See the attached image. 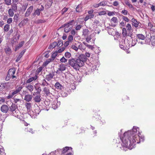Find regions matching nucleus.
<instances>
[{"instance_id":"f257e3e1","label":"nucleus","mask_w":155,"mask_h":155,"mask_svg":"<svg viewBox=\"0 0 155 155\" xmlns=\"http://www.w3.org/2000/svg\"><path fill=\"white\" fill-rule=\"evenodd\" d=\"M139 130L138 127L134 126L132 130L127 131L128 140V141L127 140V148L130 150L134 147L136 143H138L140 141H143L144 140L143 136L140 137V134L139 132L138 134H137V131L139 132Z\"/></svg>"},{"instance_id":"f03ea898","label":"nucleus","mask_w":155,"mask_h":155,"mask_svg":"<svg viewBox=\"0 0 155 155\" xmlns=\"http://www.w3.org/2000/svg\"><path fill=\"white\" fill-rule=\"evenodd\" d=\"M86 58L83 55H80L76 60L72 58L69 60V64L74 70H79L80 68L84 64Z\"/></svg>"},{"instance_id":"7ed1b4c3","label":"nucleus","mask_w":155,"mask_h":155,"mask_svg":"<svg viewBox=\"0 0 155 155\" xmlns=\"http://www.w3.org/2000/svg\"><path fill=\"white\" fill-rule=\"evenodd\" d=\"M127 39L129 40L128 41H129V43L132 42V46H133L136 43V41H137V39H132L131 36H132V27L131 25L129 24H128L127 25Z\"/></svg>"},{"instance_id":"20e7f679","label":"nucleus","mask_w":155,"mask_h":155,"mask_svg":"<svg viewBox=\"0 0 155 155\" xmlns=\"http://www.w3.org/2000/svg\"><path fill=\"white\" fill-rule=\"evenodd\" d=\"M15 72V70L14 68H12L9 69L8 71L7 76L6 78V80L8 81L11 78L15 80L17 78L14 75Z\"/></svg>"},{"instance_id":"39448f33","label":"nucleus","mask_w":155,"mask_h":155,"mask_svg":"<svg viewBox=\"0 0 155 155\" xmlns=\"http://www.w3.org/2000/svg\"><path fill=\"white\" fill-rule=\"evenodd\" d=\"M22 88L23 87L21 86H19L15 90H13L12 92L7 96V98L8 99L12 98L15 95L18 93L20 92L22 89Z\"/></svg>"},{"instance_id":"423d86ee","label":"nucleus","mask_w":155,"mask_h":155,"mask_svg":"<svg viewBox=\"0 0 155 155\" xmlns=\"http://www.w3.org/2000/svg\"><path fill=\"white\" fill-rule=\"evenodd\" d=\"M131 21L132 22L133 25L134 26L135 28L138 27V28H143V25H142L141 23L139 21H138L137 20L133 18L131 20Z\"/></svg>"},{"instance_id":"0eeeda50","label":"nucleus","mask_w":155,"mask_h":155,"mask_svg":"<svg viewBox=\"0 0 155 155\" xmlns=\"http://www.w3.org/2000/svg\"><path fill=\"white\" fill-rule=\"evenodd\" d=\"M35 94H38V95H36L35 97H34L33 99L37 103H39L41 101V96L40 94V92L38 91H37L36 93L35 92L33 93L32 94L33 96H35Z\"/></svg>"},{"instance_id":"6e6552de","label":"nucleus","mask_w":155,"mask_h":155,"mask_svg":"<svg viewBox=\"0 0 155 155\" xmlns=\"http://www.w3.org/2000/svg\"><path fill=\"white\" fill-rule=\"evenodd\" d=\"M33 9V6H32L29 7L27 9V11L25 14V16L26 17H28L29 16L31 13Z\"/></svg>"},{"instance_id":"1a4fd4ad","label":"nucleus","mask_w":155,"mask_h":155,"mask_svg":"<svg viewBox=\"0 0 155 155\" xmlns=\"http://www.w3.org/2000/svg\"><path fill=\"white\" fill-rule=\"evenodd\" d=\"M9 110L8 106L5 104L2 105L1 107V110L2 112L4 113H7Z\"/></svg>"},{"instance_id":"9d476101","label":"nucleus","mask_w":155,"mask_h":155,"mask_svg":"<svg viewBox=\"0 0 155 155\" xmlns=\"http://www.w3.org/2000/svg\"><path fill=\"white\" fill-rule=\"evenodd\" d=\"M29 21V19L28 18H24L18 24V26L21 28L24 25H25Z\"/></svg>"},{"instance_id":"9b49d317","label":"nucleus","mask_w":155,"mask_h":155,"mask_svg":"<svg viewBox=\"0 0 155 155\" xmlns=\"http://www.w3.org/2000/svg\"><path fill=\"white\" fill-rule=\"evenodd\" d=\"M66 69V65L64 64L61 63L59 65L57 71H61L62 72V71H65Z\"/></svg>"},{"instance_id":"f8f14e48","label":"nucleus","mask_w":155,"mask_h":155,"mask_svg":"<svg viewBox=\"0 0 155 155\" xmlns=\"http://www.w3.org/2000/svg\"><path fill=\"white\" fill-rule=\"evenodd\" d=\"M38 78V76L37 75H35L34 77L30 78L28 79L26 81V84H29L33 81L36 80Z\"/></svg>"},{"instance_id":"ddd939ff","label":"nucleus","mask_w":155,"mask_h":155,"mask_svg":"<svg viewBox=\"0 0 155 155\" xmlns=\"http://www.w3.org/2000/svg\"><path fill=\"white\" fill-rule=\"evenodd\" d=\"M26 88L30 92L32 93L34 89V87L33 85L31 84H28L26 85Z\"/></svg>"},{"instance_id":"4468645a","label":"nucleus","mask_w":155,"mask_h":155,"mask_svg":"<svg viewBox=\"0 0 155 155\" xmlns=\"http://www.w3.org/2000/svg\"><path fill=\"white\" fill-rule=\"evenodd\" d=\"M54 73L53 72L52 73H50L46 76L45 79L48 81L52 79L54 76Z\"/></svg>"},{"instance_id":"2eb2a0df","label":"nucleus","mask_w":155,"mask_h":155,"mask_svg":"<svg viewBox=\"0 0 155 155\" xmlns=\"http://www.w3.org/2000/svg\"><path fill=\"white\" fill-rule=\"evenodd\" d=\"M32 98L31 95L27 94L25 96L24 100L27 102H29L30 101Z\"/></svg>"},{"instance_id":"dca6fc26","label":"nucleus","mask_w":155,"mask_h":155,"mask_svg":"<svg viewBox=\"0 0 155 155\" xmlns=\"http://www.w3.org/2000/svg\"><path fill=\"white\" fill-rule=\"evenodd\" d=\"M126 132H124V137H121L120 138V139L121 140V141L122 142L123 144H122V146L123 147H126V138L125 137V134Z\"/></svg>"},{"instance_id":"f3484780","label":"nucleus","mask_w":155,"mask_h":155,"mask_svg":"<svg viewBox=\"0 0 155 155\" xmlns=\"http://www.w3.org/2000/svg\"><path fill=\"white\" fill-rule=\"evenodd\" d=\"M17 107L15 104L12 103V105L9 107V110L13 112L15 110Z\"/></svg>"},{"instance_id":"a211bd4d","label":"nucleus","mask_w":155,"mask_h":155,"mask_svg":"<svg viewBox=\"0 0 155 155\" xmlns=\"http://www.w3.org/2000/svg\"><path fill=\"white\" fill-rule=\"evenodd\" d=\"M137 38L139 39V40H144L145 38V37L144 35L142 34H138L136 35Z\"/></svg>"},{"instance_id":"6ab92c4d","label":"nucleus","mask_w":155,"mask_h":155,"mask_svg":"<svg viewBox=\"0 0 155 155\" xmlns=\"http://www.w3.org/2000/svg\"><path fill=\"white\" fill-rule=\"evenodd\" d=\"M57 45V42L54 41L50 44L48 47V48L49 49H53Z\"/></svg>"},{"instance_id":"aec40b11","label":"nucleus","mask_w":155,"mask_h":155,"mask_svg":"<svg viewBox=\"0 0 155 155\" xmlns=\"http://www.w3.org/2000/svg\"><path fill=\"white\" fill-rule=\"evenodd\" d=\"M25 52V51L24 50H23L21 51L19 54L16 60V62H18L20 59L22 57L24 54Z\"/></svg>"},{"instance_id":"412c9836","label":"nucleus","mask_w":155,"mask_h":155,"mask_svg":"<svg viewBox=\"0 0 155 155\" xmlns=\"http://www.w3.org/2000/svg\"><path fill=\"white\" fill-rule=\"evenodd\" d=\"M107 2V1H104L100 2L98 4H97L95 6V7H98L99 6H105L106 5Z\"/></svg>"},{"instance_id":"4be33fe9","label":"nucleus","mask_w":155,"mask_h":155,"mask_svg":"<svg viewBox=\"0 0 155 155\" xmlns=\"http://www.w3.org/2000/svg\"><path fill=\"white\" fill-rule=\"evenodd\" d=\"M25 42L24 41H22L20 42L18 46H16L15 48V51H16L18 49L22 47L23 45L24 44Z\"/></svg>"},{"instance_id":"5701e85b","label":"nucleus","mask_w":155,"mask_h":155,"mask_svg":"<svg viewBox=\"0 0 155 155\" xmlns=\"http://www.w3.org/2000/svg\"><path fill=\"white\" fill-rule=\"evenodd\" d=\"M56 88L58 89L61 90L63 88V87L59 82H56L54 85Z\"/></svg>"},{"instance_id":"b1692460","label":"nucleus","mask_w":155,"mask_h":155,"mask_svg":"<svg viewBox=\"0 0 155 155\" xmlns=\"http://www.w3.org/2000/svg\"><path fill=\"white\" fill-rule=\"evenodd\" d=\"M52 61H53L50 58L48 59L43 63L42 66L46 67L49 63Z\"/></svg>"},{"instance_id":"393cba45","label":"nucleus","mask_w":155,"mask_h":155,"mask_svg":"<svg viewBox=\"0 0 155 155\" xmlns=\"http://www.w3.org/2000/svg\"><path fill=\"white\" fill-rule=\"evenodd\" d=\"M43 91L47 95H49L50 94V90L48 87H45L43 89Z\"/></svg>"},{"instance_id":"a878e982","label":"nucleus","mask_w":155,"mask_h":155,"mask_svg":"<svg viewBox=\"0 0 155 155\" xmlns=\"http://www.w3.org/2000/svg\"><path fill=\"white\" fill-rule=\"evenodd\" d=\"M89 31L87 29H83V35L85 36H87L89 35Z\"/></svg>"},{"instance_id":"bb28decb","label":"nucleus","mask_w":155,"mask_h":155,"mask_svg":"<svg viewBox=\"0 0 155 155\" xmlns=\"http://www.w3.org/2000/svg\"><path fill=\"white\" fill-rule=\"evenodd\" d=\"M7 86L6 83H0V91L3 90Z\"/></svg>"},{"instance_id":"cd10ccee","label":"nucleus","mask_w":155,"mask_h":155,"mask_svg":"<svg viewBox=\"0 0 155 155\" xmlns=\"http://www.w3.org/2000/svg\"><path fill=\"white\" fill-rule=\"evenodd\" d=\"M70 149H71V150L72 148L71 147H65L63 149L62 153L64 154L65 153L68 152V150H70Z\"/></svg>"},{"instance_id":"c85d7f7f","label":"nucleus","mask_w":155,"mask_h":155,"mask_svg":"<svg viewBox=\"0 0 155 155\" xmlns=\"http://www.w3.org/2000/svg\"><path fill=\"white\" fill-rule=\"evenodd\" d=\"M25 131L26 132H29L32 134H33L34 133V131L33 129L31 128H28V127H26L25 130Z\"/></svg>"},{"instance_id":"c756f323","label":"nucleus","mask_w":155,"mask_h":155,"mask_svg":"<svg viewBox=\"0 0 155 155\" xmlns=\"http://www.w3.org/2000/svg\"><path fill=\"white\" fill-rule=\"evenodd\" d=\"M150 41L152 43V45H155V36L153 35L151 36L150 39Z\"/></svg>"},{"instance_id":"7c9ffc66","label":"nucleus","mask_w":155,"mask_h":155,"mask_svg":"<svg viewBox=\"0 0 155 155\" xmlns=\"http://www.w3.org/2000/svg\"><path fill=\"white\" fill-rule=\"evenodd\" d=\"M8 13L10 17H13L14 15V12L13 9L10 8L8 11Z\"/></svg>"},{"instance_id":"2f4dec72","label":"nucleus","mask_w":155,"mask_h":155,"mask_svg":"<svg viewBox=\"0 0 155 155\" xmlns=\"http://www.w3.org/2000/svg\"><path fill=\"white\" fill-rule=\"evenodd\" d=\"M5 51L7 55H9L12 53L11 49L9 48H6L5 49Z\"/></svg>"},{"instance_id":"473e14b6","label":"nucleus","mask_w":155,"mask_h":155,"mask_svg":"<svg viewBox=\"0 0 155 155\" xmlns=\"http://www.w3.org/2000/svg\"><path fill=\"white\" fill-rule=\"evenodd\" d=\"M43 68L44 67H41L38 68L36 71V73L35 75H37L42 70Z\"/></svg>"},{"instance_id":"72a5a7b5","label":"nucleus","mask_w":155,"mask_h":155,"mask_svg":"<svg viewBox=\"0 0 155 155\" xmlns=\"http://www.w3.org/2000/svg\"><path fill=\"white\" fill-rule=\"evenodd\" d=\"M57 54L58 53L57 52L53 53L51 56V58H50L53 61L54 60Z\"/></svg>"},{"instance_id":"f704fd0d","label":"nucleus","mask_w":155,"mask_h":155,"mask_svg":"<svg viewBox=\"0 0 155 155\" xmlns=\"http://www.w3.org/2000/svg\"><path fill=\"white\" fill-rule=\"evenodd\" d=\"M74 22V20H72L70 21H69L67 23H65L64 24V26H69L70 25H72L73 24Z\"/></svg>"},{"instance_id":"c9c22d12","label":"nucleus","mask_w":155,"mask_h":155,"mask_svg":"<svg viewBox=\"0 0 155 155\" xmlns=\"http://www.w3.org/2000/svg\"><path fill=\"white\" fill-rule=\"evenodd\" d=\"M78 49H80L81 51H84L86 48L84 45L82 44H81L78 46Z\"/></svg>"},{"instance_id":"e433bc0d","label":"nucleus","mask_w":155,"mask_h":155,"mask_svg":"<svg viewBox=\"0 0 155 155\" xmlns=\"http://www.w3.org/2000/svg\"><path fill=\"white\" fill-rule=\"evenodd\" d=\"M81 4L78 5L76 8V10L77 12H80L81 10Z\"/></svg>"},{"instance_id":"4c0bfd02","label":"nucleus","mask_w":155,"mask_h":155,"mask_svg":"<svg viewBox=\"0 0 155 155\" xmlns=\"http://www.w3.org/2000/svg\"><path fill=\"white\" fill-rule=\"evenodd\" d=\"M25 106L27 110H30L31 107V104L30 103H26L25 104Z\"/></svg>"},{"instance_id":"58836bf2","label":"nucleus","mask_w":155,"mask_h":155,"mask_svg":"<svg viewBox=\"0 0 155 155\" xmlns=\"http://www.w3.org/2000/svg\"><path fill=\"white\" fill-rule=\"evenodd\" d=\"M64 26L65 27L64 28V31L66 33L68 32L71 29V28L69 27V26H64Z\"/></svg>"},{"instance_id":"ea45409f","label":"nucleus","mask_w":155,"mask_h":155,"mask_svg":"<svg viewBox=\"0 0 155 155\" xmlns=\"http://www.w3.org/2000/svg\"><path fill=\"white\" fill-rule=\"evenodd\" d=\"M10 25L8 24H6L4 26V31L5 32L8 31L9 29Z\"/></svg>"},{"instance_id":"a19ab883","label":"nucleus","mask_w":155,"mask_h":155,"mask_svg":"<svg viewBox=\"0 0 155 155\" xmlns=\"http://www.w3.org/2000/svg\"><path fill=\"white\" fill-rule=\"evenodd\" d=\"M40 11L39 8H37L33 14L34 15H40Z\"/></svg>"},{"instance_id":"79ce46f5","label":"nucleus","mask_w":155,"mask_h":155,"mask_svg":"<svg viewBox=\"0 0 155 155\" xmlns=\"http://www.w3.org/2000/svg\"><path fill=\"white\" fill-rule=\"evenodd\" d=\"M85 54L84 55V54H81L80 55H84L85 57L86 58V60L85 61V62H86L87 60V57H89L90 56V55H91V54L88 53V52H86L85 53Z\"/></svg>"},{"instance_id":"37998d69","label":"nucleus","mask_w":155,"mask_h":155,"mask_svg":"<svg viewBox=\"0 0 155 155\" xmlns=\"http://www.w3.org/2000/svg\"><path fill=\"white\" fill-rule=\"evenodd\" d=\"M64 55L65 57L68 58L71 57V54L70 52H66L65 53Z\"/></svg>"},{"instance_id":"c03bdc74","label":"nucleus","mask_w":155,"mask_h":155,"mask_svg":"<svg viewBox=\"0 0 155 155\" xmlns=\"http://www.w3.org/2000/svg\"><path fill=\"white\" fill-rule=\"evenodd\" d=\"M92 15H87L85 18L84 19V20L85 21H87L88 19L90 18H93V16L92 17Z\"/></svg>"},{"instance_id":"a18cd8bd","label":"nucleus","mask_w":155,"mask_h":155,"mask_svg":"<svg viewBox=\"0 0 155 155\" xmlns=\"http://www.w3.org/2000/svg\"><path fill=\"white\" fill-rule=\"evenodd\" d=\"M111 22H113L114 23H116L117 22V18L116 17H113L111 19Z\"/></svg>"},{"instance_id":"49530a36","label":"nucleus","mask_w":155,"mask_h":155,"mask_svg":"<svg viewBox=\"0 0 155 155\" xmlns=\"http://www.w3.org/2000/svg\"><path fill=\"white\" fill-rule=\"evenodd\" d=\"M93 12L94 10L93 9H91L88 12V13L89 14V15H92V17L93 16V18L94 17V15L93 14Z\"/></svg>"},{"instance_id":"de8ad7c7","label":"nucleus","mask_w":155,"mask_h":155,"mask_svg":"<svg viewBox=\"0 0 155 155\" xmlns=\"http://www.w3.org/2000/svg\"><path fill=\"white\" fill-rule=\"evenodd\" d=\"M63 45V41H60L57 42V45L58 47H61Z\"/></svg>"},{"instance_id":"09e8293b","label":"nucleus","mask_w":155,"mask_h":155,"mask_svg":"<svg viewBox=\"0 0 155 155\" xmlns=\"http://www.w3.org/2000/svg\"><path fill=\"white\" fill-rule=\"evenodd\" d=\"M5 4L7 5H9L11 4V0H5Z\"/></svg>"},{"instance_id":"8fccbe9b","label":"nucleus","mask_w":155,"mask_h":155,"mask_svg":"<svg viewBox=\"0 0 155 155\" xmlns=\"http://www.w3.org/2000/svg\"><path fill=\"white\" fill-rule=\"evenodd\" d=\"M60 61L61 62L65 63L67 61V60L64 57H63L60 60Z\"/></svg>"},{"instance_id":"3c124183","label":"nucleus","mask_w":155,"mask_h":155,"mask_svg":"<svg viewBox=\"0 0 155 155\" xmlns=\"http://www.w3.org/2000/svg\"><path fill=\"white\" fill-rule=\"evenodd\" d=\"M73 40V37L72 35H70L68 37V41L69 42H71Z\"/></svg>"},{"instance_id":"603ef678","label":"nucleus","mask_w":155,"mask_h":155,"mask_svg":"<svg viewBox=\"0 0 155 155\" xmlns=\"http://www.w3.org/2000/svg\"><path fill=\"white\" fill-rule=\"evenodd\" d=\"M122 31V35H123V36L125 37L126 36V29L125 28H123Z\"/></svg>"},{"instance_id":"864d4df0","label":"nucleus","mask_w":155,"mask_h":155,"mask_svg":"<svg viewBox=\"0 0 155 155\" xmlns=\"http://www.w3.org/2000/svg\"><path fill=\"white\" fill-rule=\"evenodd\" d=\"M46 83H47L48 84V83L46 81L45 79H44L43 80L42 83L41 85L42 86H44L45 85H46Z\"/></svg>"},{"instance_id":"5fc2aeb1","label":"nucleus","mask_w":155,"mask_h":155,"mask_svg":"<svg viewBox=\"0 0 155 155\" xmlns=\"http://www.w3.org/2000/svg\"><path fill=\"white\" fill-rule=\"evenodd\" d=\"M82 27V26L81 25H77L76 28H75V29L76 30H79L81 29V28Z\"/></svg>"},{"instance_id":"6e6d98bb","label":"nucleus","mask_w":155,"mask_h":155,"mask_svg":"<svg viewBox=\"0 0 155 155\" xmlns=\"http://www.w3.org/2000/svg\"><path fill=\"white\" fill-rule=\"evenodd\" d=\"M65 49V48L64 47H63L60 48L59 50H58V53H61L63 52L64 51Z\"/></svg>"},{"instance_id":"4d7b16f0","label":"nucleus","mask_w":155,"mask_h":155,"mask_svg":"<svg viewBox=\"0 0 155 155\" xmlns=\"http://www.w3.org/2000/svg\"><path fill=\"white\" fill-rule=\"evenodd\" d=\"M14 102L15 103H17L18 102H21V100L19 99L16 98H14Z\"/></svg>"},{"instance_id":"13d9d810","label":"nucleus","mask_w":155,"mask_h":155,"mask_svg":"<svg viewBox=\"0 0 155 155\" xmlns=\"http://www.w3.org/2000/svg\"><path fill=\"white\" fill-rule=\"evenodd\" d=\"M106 14V12L104 11L99 12L98 13V14L100 15H105Z\"/></svg>"},{"instance_id":"bf43d9fd","label":"nucleus","mask_w":155,"mask_h":155,"mask_svg":"<svg viewBox=\"0 0 155 155\" xmlns=\"http://www.w3.org/2000/svg\"><path fill=\"white\" fill-rule=\"evenodd\" d=\"M27 5L26 4L24 5H23L22 7L21 10L23 11H25L27 8Z\"/></svg>"},{"instance_id":"052dcab7","label":"nucleus","mask_w":155,"mask_h":155,"mask_svg":"<svg viewBox=\"0 0 155 155\" xmlns=\"http://www.w3.org/2000/svg\"><path fill=\"white\" fill-rule=\"evenodd\" d=\"M71 48L75 50L76 51H78V47H77L75 45H73L72 46Z\"/></svg>"},{"instance_id":"680f3d73","label":"nucleus","mask_w":155,"mask_h":155,"mask_svg":"<svg viewBox=\"0 0 155 155\" xmlns=\"http://www.w3.org/2000/svg\"><path fill=\"white\" fill-rule=\"evenodd\" d=\"M13 9L14 11H16L17 9V6L16 4H14L12 5Z\"/></svg>"},{"instance_id":"e2e57ef3","label":"nucleus","mask_w":155,"mask_h":155,"mask_svg":"<svg viewBox=\"0 0 155 155\" xmlns=\"http://www.w3.org/2000/svg\"><path fill=\"white\" fill-rule=\"evenodd\" d=\"M115 14V12H109L108 13V15L109 16L114 15Z\"/></svg>"},{"instance_id":"0e129e2a","label":"nucleus","mask_w":155,"mask_h":155,"mask_svg":"<svg viewBox=\"0 0 155 155\" xmlns=\"http://www.w3.org/2000/svg\"><path fill=\"white\" fill-rule=\"evenodd\" d=\"M12 18H9L7 21V23L8 24H10L12 22Z\"/></svg>"},{"instance_id":"69168bd1","label":"nucleus","mask_w":155,"mask_h":155,"mask_svg":"<svg viewBox=\"0 0 155 155\" xmlns=\"http://www.w3.org/2000/svg\"><path fill=\"white\" fill-rule=\"evenodd\" d=\"M4 153V148H0V154L2 155Z\"/></svg>"},{"instance_id":"338daca9","label":"nucleus","mask_w":155,"mask_h":155,"mask_svg":"<svg viewBox=\"0 0 155 155\" xmlns=\"http://www.w3.org/2000/svg\"><path fill=\"white\" fill-rule=\"evenodd\" d=\"M86 41L87 42H89L91 39V38L90 36H87L86 38Z\"/></svg>"},{"instance_id":"774afa93","label":"nucleus","mask_w":155,"mask_h":155,"mask_svg":"<svg viewBox=\"0 0 155 155\" xmlns=\"http://www.w3.org/2000/svg\"><path fill=\"white\" fill-rule=\"evenodd\" d=\"M127 5H128L130 8H133V6L131 4H130L128 2H127Z\"/></svg>"}]
</instances>
